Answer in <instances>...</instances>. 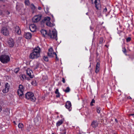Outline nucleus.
Wrapping results in <instances>:
<instances>
[{
    "label": "nucleus",
    "mask_w": 134,
    "mask_h": 134,
    "mask_svg": "<svg viewBox=\"0 0 134 134\" xmlns=\"http://www.w3.org/2000/svg\"><path fill=\"white\" fill-rule=\"evenodd\" d=\"M41 51V49L38 46L35 47L32 50V52L30 54L29 58L32 59L38 58L40 56Z\"/></svg>",
    "instance_id": "f257e3e1"
},
{
    "label": "nucleus",
    "mask_w": 134,
    "mask_h": 134,
    "mask_svg": "<svg viewBox=\"0 0 134 134\" xmlns=\"http://www.w3.org/2000/svg\"><path fill=\"white\" fill-rule=\"evenodd\" d=\"M9 56L6 55H2L0 57V60L3 63H6L9 61Z\"/></svg>",
    "instance_id": "f03ea898"
},
{
    "label": "nucleus",
    "mask_w": 134,
    "mask_h": 134,
    "mask_svg": "<svg viewBox=\"0 0 134 134\" xmlns=\"http://www.w3.org/2000/svg\"><path fill=\"white\" fill-rule=\"evenodd\" d=\"M25 96L26 99L32 102H35V101L36 98L33 93L31 92H29L27 93L26 94Z\"/></svg>",
    "instance_id": "7ed1b4c3"
},
{
    "label": "nucleus",
    "mask_w": 134,
    "mask_h": 134,
    "mask_svg": "<svg viewBox=\"0 0 134 134\" xmlns=\"http://www.w3.org/2000/svg\"><path fill=\"white\" fill-rule=\"evenodd\" d=\"M24 88L21 85H20L18 90V93L20 98H23L24 97Z\"/></svg>",
    "instance_id": "20e7f679"
},
{
    "label": "nucleus",
    "mask_w": 134,
    "mask_h": 134,
    "mask_svg": "<svg viewBox=\"0 0 134 134\" xmlns=\"http://www.w3.org/2000/svg\"><path fill=\"white\" fill-rule=\"evenodd\" d=\"M48 35L51 38L55 39L57 41V32L55 29H54L52 31L49 30Z\"/></svg>",
    "instance_id": "39448f33"
},
{
    "label": "nucleus",
    "mask_w": 134,
    "mask_h": 134,
    "mask_svg": "<svg viewBox=\"0 0 134 134\" xmlns=\"http://www.w3.org/2000/svg\"><path fill=\"white\" fill-rule=\"evenodd\" d=\"M48 55L49 56L51 57H53L55 55L56 56V59L57 58L56 54L53 52V49L52 48H51L49 49Z\"/></svg>",
    "instance_id": "423d86ee"
},
{
    "label": "nucleus",
    "mask_w": 134,
    "mask_h": 134,
    "mask_svg": "<svg viewBox=\"0 0 134 134\" xmlns=\"http://www.w3.org/2000/svg\"><path fill=\"white\" fill-rule=\"evenodd\" d=\"M1 32L5 36L8 35L9 34V31L7 27L6 26L2 27Z\"/></svg>",
    "instance_id": "0eeeda50"
},
{
    "label": "nucleus",
    "mask_w": 134,
    "mask_h": 134,
    "mask_svg": "<svg viewBox=\"0 0 134 134\" xmlns=\"http://www.w3.org/2000/svg\"><path fill=\"white\" fill-rule=\"evenodd\" d=\"M42 16L40 15H35L32 19V21L34 23H37L41 19Z\"/></svg>",
    "instance_id": "6e6552de"
},
{
    "label": "nucleus",
    "mask_w": 134,
    "mask_h": 134,
    "mask_svg": "<svg viewBox=\"0 0 134 134\" xmlns=\"http://www.w3.org/2000/svg\"><path fill=\"white\" fill-rule=\"evenodd\" d=\"M92 3L94 2L95 6L97 9H99L101 7L100 0H92Z\"/></svg>",
    "instance_id": "1a4fd4ad"
},
{
    "label": "nucleus",
    "mask_w": 134,
    "mask_h": 134,
    "mask_svg": "<svg viewBox=\"0 0 134 134\" xmlns=\"http://www.w3.org/2000/svg\"><path fill=\"white\" fill-rule=\"evenodd\" d=\"M9 86L8 83L5 84L4 88L3 90V92L4 93H7L9 89Z\"/></svg>",
    "instance_id": "9d476101"
},
{
    "label": "nucleus",
    "mask_w": 134,
    "mask_h": 134,
    "mask_svg": "<svg viewBox=\"0 0 134 134\" xmlns=\"http://www.w3.org/2000/svg\"><path fill=\"white\" fill-rule=\"evenodd\" d=\"M26 73L27 75L29 76L30 78H32L33 77V75L32 71L30 68H28L26 70Z\"/></svg>",
    "instance_id": "9b49d317"
},
{
    "label": "nucleus",
    "mask_w": 134,
    "mask_h": 134,
    "mask_svg": "<svg viewBox=\"0 0 134 134\" xmlns=\"http://www.w3.org/2000/svg\"><path fill=\"white\" fill-rule=\"evenodd\" d=\"M8 43L10 47H13L14 44V42L12 38H9V39L8 41Z\"/></svg>",
    "instance_id": "f8f14e48"
},
{
    "label": "nucleus",
    "mask_w": 134,
    "mask_h": 134,
    "mask_svg": "<svg viewBox=\"0 0 134 134\" xmlns=\"http://www.w3.org/2000/svg\"><path fill=\"white\" fill-rule=\"evenodd\" d=\"M66 108L69 111L71 110V105L70 102L69 101H67L66 102L65 105Z\"/></svg>",
    "instance_id": "ddd939ff"
},
{
    "label": "nucleus",
    "mask_w": 134,
    "mask_h": 134,
    "mask_svg": "<svg viewBox=\"0 0 134 134\" xmlns=\"http://www.w3.org/2000/svg\"><path fill=\"white\" fill-rule=\"evenodd\" d=\"M14 31L16 34H17L19 35H20L21 33V30L18 26H16L15 27Z\"/></svg>",
    "instance_id": "4468645a"
},
{
    "label": "nucleus",
    "mask_w": 134,
    "mask_h": 134,
    "mask_svg": "<svg viewBox=\"0 0 134 134\" xmlns=\"http://www.w3.org/2000/svg\"><path fill=\"white\" fill-rule=\"evenodd\" d=\"M30 29L31 31L34 32L36 30V26L34 24H31L29 26Z\"/></svg>",
    "instance_id": "2eb2a0df"
},
{
    "label": "nucleus",
    "mask_w": 134,
    "mask_h": 134,
    "mask_svg": "<svg viewBox=\"0 0 134 134\" xmlns=\"http://www.w3.org/2000/svg\"><path fill=\"white\" fill-rule=\"evenodd\" d=\"M24 36L26 38L29 39L31 37L32 35L29 32H26L24 34Z\"/></svg>",
    "instance_id": "dca6fc26"
},
{
    "label": "nucleus",
    "mask_w": 134,
    "mask_h": 134,
    "mask_svg": "<svg viewBox=\"0 0 134 134\" xmlns=\"http://www.w3.org/2000/svg\"><path fill=\"white\" fill-rule=\"evenodd\" d=\"M98 125V122L97 121H93L91 125L93 127H97Z\"/></svg>",
    "instance_id": "f3484780"
},
{
    "label": "nucleus",
    "mask_w": 134,
    "mask_h": 134,
    "mask_svg": "<svg viewBox=\"0 0 134 134\" xmlns=\"http://www.w3.org/2000/svg\"><path fill=\"white\" fill-rule=\"evenodd\" d=\"M99 66H100L99 63H97V65L96 66V71H95L97 73H98L99 71Z\"/></svg>",
    "instance_id": "a211bd4d"
},
{
    "label": "nucleus",
    "mask_w": 134,
    "mask_h": 134,
    "mask_svg": "<svg viewBox=\"0 0 134 134\" xmlns=\"http://www.w3.org/2000/svg\"><path fill=\"white\" fill-rule=\"evenodd\" d=\"M63 122V121L62 120H60L58 121L56 123V126L58 127L61 125Z\"/></svg>",
    "instance_id": "6ab92c4d"
},
{
    "label": "nucleus",
    "mask_w": 134,
    "mask_h": 134,
    "mask_svg": "<svg viewBox=\"0 0 134 134\" xmlns=\"http://www.w3.org/2000/svg\"><path fill=\"white\" fill-rule=\"evenodd\" d=\"M50 19L51 18L50 17L48 16L46 17H45L44 19V22H46V23L47 22H49V21H50Z\"/></svg>",
    "instance_id": "aec40b11"
},
{
    "label": "nucleus",
    "mask_w": 134,
    "mask_h": 134,
    "mask_svg": "<svg viewBox=\"0 0 134 134\" xmlns=\"http://www.w3.org/2000/svg\"><path fill=\"white\" fill-rule=\"evenodd\" d=\"M46 24L47 26L49 27L53 26L55 25V24L54 23H51L50 21L49 22H47L46 23Z\"/></svg>",
    "instance_id": "412c9836"
},
{
    "label": "nucleus",
    "mask_w": 134,
    "mask_h": 134,
    "mask_svg": "<svg viewBox=\"0 0 134 134\" xmlns=\"http://www.w3.org/2000/svg\"><path fill=\"white\" fill-rule=\"evenodd\" d=\"M20 79L22 81H23L26 78L25 75L23 74H21L20 75Z\"/></svg>",
    "instance_id": "4be33fe9"
},
{
    "label": "nucleus",
    "mask_w": 134,
    "mask_h": 134,
    "mask_svg": "<svg viewBox=\"0 0 134 134\" xmlns=\"http://www.w3.org/2000/svg\"><path fill=\"white\" fill-rule=\"evenodd\" d=\"M41 33L44 36L47 34V31L44 30H42L41 31Z\"/></svg>",
    "instance_id": "5701e85b"
},
{
    "label": "nucleus",
    "mask_w": 134,
    "mask_h": 134,
    "mask_svg": "<svg viewBox=\"0 0 134 134\" xmlns=\"http://www.w3.org/2000/svg\"><path fill=\"white\" fill-rule=\"evenodd\" d=\"M18 127L19 128L22 129L24 125L22 123H19L18 125Z\"/></svg>",
    "instance_id": "b1692460"
},
{
    "label": "nucleus",
    "mask_w": 134,
    "mask_h": 134,
    "mask_svg": "<svg viewBox=\"0 0 134 134\" xmlns=\"http://www.w3.org/2000/svg\"><path fill=\"white\" fill-rule=\"evenodd\" d=\"M25 3L26 5L28 6L30 5V2L29 0H25Z\"/></svg>",
    "instance_id": "393cba45"
},
{
    "label": "nucleus",
    "mask_w": 134,
    "mask_h": 134,
    "mask_svg": "<svg viewBox=\"0 0 134 134\" xmlns=\"http://www.w3.org/2000/svg\"><path fill=\"white\" fill-rule=\"evenodd\" d=\"M66 132L65 129L60 130V134H66Z\"/></svg>",
    "instance_id": "a878e982"
},
{
    "label": "nucleus",
    "mask_w": 134,
    "mask_h": 134,
    "mask_svg": "<svg viewBox=\"0 0 134 134\" xmlns=\"http://www.w3.org/2000/svg\"><path fill=\"white\" fill-rule=\"evenodd\" d=\"M44 10L45 12L46 13H48V8L47 7L46 8H44Z\"/></svg>",
    "instance_id": "bb28decb"
},
{
    "label": "nucleus",
    "mask_w": 134,
    "mask_h": 134,
    "mask_svg": "<svg viewBox=\"0 0 134 134\" xmlns=\"http://www.w3.org/2000/svg\"><path fill=\"white\" fill-rule=\"evenodd\" d=\"M70 88L69 87H67L66 88V89L64 90V91L66 92H68L70 91Z\"/></svg>",
    "instance_id": "cd10ccee"
},
{
    "label": "nucleus",
    "mask_w": 134,
    "mask_h": 134,
    "mask_svg": "<svg viewBox=\"0 0 134 134\" xmlns=\"http://www.w3.org/2000/svg\"><path fill=\"white\" fill-rule=\"evenodd\" d=\"M101 109L99 107H97V112L98 113H99L100 112Z\"/></svg>",
    "instance_id": "c85d7f7f"
},
{
    "label": "nucleus",
    "mask_w": 134,
    "mask_h": 134,
    "mask_svg": "<svg viewBox=\"0 0 134 134\" xmlns=\"http://www.w3.org/2000/svg\"><path fill=\"white\" fill-rule=\"evenodd\" d=\"M43 59L46 62H47L48 60V58L47 57L44 56L43 57Z\"/></svg>",
    "instance_id": "c756f323"
},
{
    "label": "nucleus",
    "mask_w": 134,
    "mask_h": 134,
    "mask_svg": "<svg viewBox=\"0 0 134 134\" xmlns=\"http://www.w3.org/2000/svg\"><path fill=\"white\" fill-rule=\"evenodd\" d=\"M103 38L101 37L100 38V39L99 40V43L100 44H102L103 41Z\"/></svg>",
    "instance_id": "7c9ffc66"
},
{
    "label": "nucleus",
    "mask_w": 134,
    "mask_h": 134,
    "mask_svg": "<svg viewBox=\"0 0 134 134\" xmlns=\"http://www.w3.org/2000/svg\"><path fill=\"white\" fill-rule=\"evenodd\" d=\"M19 68H17L15 69L14 72L15 73H17L19 71Z\"/></svg>",
    "instance_id": "2f4dec72"
},
{
    "label": "nucleus",
    "mask_w": 134,
    "mask_h": 134,
    "mask_svg": "<svg viewBox=\"0 0 134 134\" xmlns=\"http://www.w3.org/2000/svg\"><path fill=\"white\" fill-rule=\"evenodd\" d=\"M95 103V100L94 99H92L91 103V106L93 105V103Z\"/></svg>",
    "instance_id": "473e14b6"
},
{
    "label": "nucleus",
    "mask_w": 134,
    "mask_h": 134,
    "mask_svg": "<svg viewBox=\"0 0 134 134\" xmlns=\"http://www.w3.org/2000/svg\"><path fill=\"white\" fill-rule=\"evenodd\" d=\"M131 38L130 37H129L126 39V41L127 42H128L130 41L131 40Z\"/></svg>",
    "instance_id": "72a5a7b5"
},
{
    "label": "nucleus",
    "mask_w": 134,
    "mask_h": 134,
    "mask_svg": "<svg viewBox=\"0 0 134 134\" xmlns=\"http://www.w3.org/2000/svg\"><path fill=\"white\" fill-rule=\"evenodd\" d=\"M55 93L56 94H57V93H59V92L58 89H56V90L55 91Z\"/></svg>",
    "instance_id": "f704fd0d"
},
{
    "label": "nucleus",
    "mask_w": 134,
    "mask_h": 134,
    "mask_svg": "<svg viewBox=\"0 0 134 134\" xmlns=\"http://www.w3.org/2000/svg\"><path fill=\"white\" fill-rule=\"evenodd\" d=\"M32 84L34 86H36L37 85V83L36 82H34V81L32 82Z\"/></svg>",
    "instance_id": "c9c22d12"
},
{
    "label": "nucleus",
    "mask_w": 134,
    "mask_h": 134,
    "mask_svg": "<svg viewBox=\"0 0 134 134\" xmlns=\"http://www.w3.org/2000/svg\"><path fill=\"white\" fill-rule=\"evenodd\" d=\"M107 11V9L106 7H105V8L104 9L103 12L105 13V12H106Z\"/></svg>",
    "instance_id": "e433bc0d"
},
{
    "label": "nucleus",
    "mask_w": 134,
    "mask_h": 134,
    "mask_svg": "<svg viewBox=\"0 0 134 134\" xmlns=\"http://www.w3.org/2000/svg\"><path fill=\"white\" fill-rule=\"evenodd\" d=\"M30 128L29 127H27V129H26V131L27 132H29L30 131Z\"/></svg>",
    "instance_id": "4c0bfd02"
},
{
    "label": "nucleus",
    "mask_w": 134,
    "mask_h": 134,
    "mask_svg": "<svg viewBox=\"0 0 134 134\" xmlns=\"http://www.w3.org/2000/svg\"><path fill=\"white\" fill-rule=\"evenodd\" d=\"M123 52L124 53H125L126 52V50L125 48H124L122 50Z\"/></svg>",
    "instance_id": "58836bf2"
},
{
    "label": "nucleus",
    "mask_w": 134,
    "mask_h": 134,
    "mask_svg": "<svg viewBox=\"0 0 134 134\" xmlns=\"http://www.w3.org/2000/svg\"><path fill=\"white\" fill-rule=\"evenodd\" d=\"M62 81L63 83H65V79L64 78H63Z\"/></svg>",
    "instance_id": "ea45409f"
},
{
    "label": "nucleus",
    "mask_w": 134,
    "mask_h": 134,
    "mask_svg": "<svg viewBox=\"0 0 134 134\" xmlns=\"http://www.w3.org/2000/svg\"><path fill=\"white\" fill-rule=\"evenodd\" d=\"M31 6H32V7H31V8L32 9H35V6H34V5L33 4H31Z\"/></svg>",
    "instance_id": "a19ab883"
},
{
    "label": "nucleus",
    "mask_w": 134,
    "mask_h": 134,
    "mask_svg": "<svg viewBox=\"0 0 134 134\" xmlns=\"http://www.w3.org/2000/svg\"><path fill=\"white\" fill-rule=\"evenodd\" d=\"M57 95L56 96V97H60V93H59V94L57 93Z\"/></svg>",
    "instance_id": "79ce46f5"
},
{
    "label": "nucleus",
    "mask_w": 134,
    "mask_h": 134,
    "mask_svg": "<svg viewBox=\"0 0 134 134\" xmlns=\"http://www.w3.org/2000/svg\"><path fill=\"white\" fill-rule=\"evenodd\" d=\"M130 115L133 116V117L134 118V113L130 114Z\"/></svg>",
    "instance_id": "37998d69"
},
{
    "label": "nucleus",
    "mask_w": 134,
    "mask_h": 134,
    "mask_svg": "<svg viewBox=\"0 0 134 134\" xmlns=\"http://www.w3.org/2000/svg\"><path fill=\"white\" fill-rule=\"evenodd\" d=\"M38 9L39 10H40L41 9V7H38Z\"/></svg>",
    "instance_id": "c03bdc74"
},
{
    "label": "nucleus",
    "mask_w": 134,
    "mask_h": 134,
    "mask_svg": "<svg viewBox=\"0 0 134 134\" xmlns=\"http://www.w3.org/2000/svg\"><path fill=\"white\" fill-rule=\"evenodd\" d=\"M2 110V107L0 106V112H1Z\"/></svg>",
    "instance_id": "a18cd8bd"
},
{
    "label": "nucleus",
    "mask_w": 134,
    "mask_h": 134,
    "mask_svg": "<svg viewBox=\"0 0 134 134\" xmlns=\"http://www.w3.org/2000/svg\"><path fill=\"white\" fill-rule=\"evenodd\" d=\"M7 14H10V13L8 11H7Z\"/></svg>",
    "instance_id": "49530a36"
},
{
    "label": "nucleus",
    "mask_w": 134,
    "mask_h": 134,
    "mask_svg": "<svg viewBox=\"0 0 134 134\" xmlns=\"http://www.w3.org/2000/svg\"><path fill=\"white\" fill-rule=\"evenodd\" d=\"M1 45L0 44V52H1Z\"/></svg>",
    "instance_id": "de8ad7c7"
},
{
    "label": "nucleus",
    "mask_w": 134,
    "mask_h": 134,
    "mask_svg": "<svg viewBox=\"0 0 134 134\" xmlns=\"http://www.w3.org/2000/svg\"><path fill=\"white\" fill-rule=\"evenodd\" d=\"M128 98H129V99H131V98L130 97V96H129L128 97Z\"/></svg>",
    "instance_id": "09e8293b"
},
{
    "label": "nucleus",
    "mask_w": 134,
    "mask_h": 134,
    "mask_svg": "<svg viewBox=\"0 0 134 134\" xmlns=\"http://www.w3.org/2000/svg\"><path fill=\"white\" fill-rule=\"evenodd\" d=\"M115 121L116 122H118V121L116 119H115Z\"/></svg>",
    "instance_id": "8fccbe9b"
},
{
    "label": "nucleus",
    "mask_w": 134,
    "mask_h": 134,
    "mask_svg": "<svg viewBox=\"0 0 134 134\" xmlns=\"http://www.w3.org/2000/svg\"><path fill=\"white\" fill-rule=\"evenodd\" d=\"M14 124H15V121H14L13 122Z\"/></svg>",
    "instance_id": "3c124183"
},
{
    "label": "nucleus",
    "mask_w": 134,
    "mask_h": 134,
    "mask_svg": "<svg viewBox=\"0 0 134 134\" xmlns=\"http://www.w3.org/2000/svg\"><path fill=\"white\" fill-rule=\"evenodd\" d=\"M105 46L106 47H107V45H105Z\"/></svg>",
    "instance_id": "603ef678"
},
{
    "label": "nucleus",
    "mask_w": 134,
    "mask_h": 134,
    "mask_svg": "<svg viewBox=\"0 0 134 134\" xmlns=\"http://www.w3.org/2000/svg\"><path fill=\"white\" fill-rule=\"evenodd\" d=\"M87 13H86V14L87 15Z\"/></svg>",
    "instance_id": "864d4df0"
},
{
    "label": "nucleus",
    "mask_w": 134,
    "mask_h": 134,
    "mask_svg": "<svg viewBox=\"0 0 134 134\" xmlns=\"http://www.w3.org/2000/svg\"><path fill=\"white\" fill-rule=\"evenodd\" d=\"M52 17L53 18V16H52Z\"/></svg>",
    "instance_id": "5fc2aeb1"
},
{
    "label": "nucleus",
    "mask_w": 134,
    "mask_h": 134,
    "mask_svg": "<svg viewBox=\"0 0 134 134\" xmlns=\"http://www.w3.org/2000/svg\"><path fill=\"white\" fill-rule=\"evenodd\" d=\"M90 29H91V27H90Z\"/></svg>",
    "instance_id": "6e6d98bb"
},
{
    "label": "nucleus",
    "mask_w": 134,
    "mask_h": 134,
    "mask_svg": "<svg viewBox=\"0 0 134 134\" xmlns=\"http://www.w3.org/2000/svg\"><path fill=\"white\" fill-rule=\"evenodd\" d=\"M79 134H81V133H79Z\"/></svg>",
    "instance_id": "4d7b16f0"
}]
</instances>
